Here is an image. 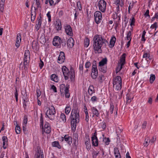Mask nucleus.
Returning a JSON list of instances; mask_svg holds the SVG:
<instances>
[{
    "mask_svg": "<svg viewBox=\"0 0 158 158\" xmlns=\"http://www.w3.org/2000/svg\"><path fill=\"white\" fill-rule=\"evenodd\" d=\"M71 124L73 131L75 132L76 128V124L78 123L80 121L79 112L77 109H74L72 110L70 116Z\"/></svg>",
    "mask_w": 158,
    "mask_h": 158,
    "instance_id": "f257e3e1",
    "label": "nucleus"
},
{
    "mask_svg": "<svg viewBox=\"0 0 158 158\" xmlns=\"http://www.w3.org/2000/svg\"><path fill=\"white\" fill-rule=\"evenodd\" d=\"M93 47L96 52L98 53L102 52L101 47L102 45V37L98 35H95L93 38Z\"/></svg>",
    "mask_w": 158,
    "mask_h": 158,
    "instance_id": "f03ea898",
    "label": "nucleus"
},
{
    "mask_svg": "<svg viewBox=\"0 0 158 158\" xmlns=\"http://www.w3.org/2000/svg\"><path fill=\"white\" fill-rule=\"evenodd\" d=\"M30 53L28 50H26L25 51L24 53V57L23 61V62L20 63V65L19 68H22L24 67V69L25 70L27 69L28 68V63L30 59Z\"/></svg>",
    "mask_w": 158,
    "mask_h": 158,
    "instance_id": "7ed1b4c3",
    "label": "nucleus"
},
{
    "mask_svg": "<svg viewBox=\"0 0 158 158\" xmlns=\"http://www.w3.org/2000/svg\"><path fill=\"white\" fill-rule=\"evenodd\" d=\"M55 114V107L53 105H52L47 110L46 115L50 119L53 120L54 119V115Z\"/></svg>",
    "mask_w": 158,
    "mask_h": 158,
    "instance_id": "20e7f679",
    "label": "nucleus"
},
{
    "mask_svg": "<svg viewBox=\"0 0 158 158\" xmlns=\"http://www.w3.org/2000/svg\"><path fill=\"white\" fill-rule=\"evenodd\" d=\"M91 75L93 79L96 78L98 75V71L96 64V61L95 60L93 61V64L92 65Z\"/></svg>",
    "mask_w": 158,
    "mask_h": 158,
    "instance_id": "39448f33",
    "label": "nucleus"
},
{
    "mask_svg": "<svg viewBox=\"0 0 158 158\" xmlns=\"http://www.w3.org/2000/svg\"><path fill=\"white\" fill-rule=\"evenodd\" d=\"M94 17L95 23L97 24L100 23L102 19L101 13L99 11H95L94 14Z\"/></svg>",
    "mask_w": 158,
    "mask_h": 158,
    "instance_id": "423d86ee",
    "label": "nucleus"
},
{
    "mask_svg": "<svg viewBox=\"0 0 158 158\" xmlns=\"http://www.w3.org/2000/svg\"><path fill=\"white\" fill-rule=\"evenodd\" d=\"M106 3L104 0H100L98 2L99 10L103 13L105 12Z\"/></svg>",
    "mask_w": 158,
    "mask_h": 158,
    "instance_id": "0eeeda50",
    "label": "nucleus"
},
{
    "mask_svg": "<svg viewBox=\"0 0 158 158\" xmlns=\"http://www.w3.org/2000/svg\"><path fill=\"white\" fill-rule=\"evenodd\" d=\"M97 133L95 131L93 134L92 136L91 137L92 145L95 147H97L98 146V139L97 136Z\"/></svg>",
    "mask_w": 158,
    "mask_h": 158,
    "instance_id": "6e6552de",
    "label": "nucleus"
},
{
    "mask_svg": "<svg viewBox=\"0 0 158 158\" xmlns=\"http://www.w3.org/2000/svg\"><path fill=\"white\" fill-rule=\"evenodd\" d=\"M64 28L65 31L67 35L71 37L73 36V34L72 29L70 26L68 24H66L64 26Z\"/></svg>",
    "mask_w": 158,
    "mask_h": 158,
    "instance_id": "1a4fd4ad",
    "label": "nucleus"
},
{
    "mask_svg": "<svg viewBox=\"0 0 158 158\" xmlns=\"http://www.w3.org/2000/svg\"><path fill=\"white\" fill-rule=\"evenodd\" d=\"M60 38L58 36H55L53 39L52 44L54 46L60 47Z\"/></svg>",
    "mask_w": 158,
    "mask_h": 158,
    "instance_id": "9d476101",
    "label": "nucleus"
},
{
    "mask_svg": "<svg viewBox=\"0 0 158 158\" xmlns=\"http://www.w3.org/2000/svg\"><path fill=\"white\" fill-rule=\"evenodd\" d=\"M57 60L59 64H62L64 62L65 60V56L64 52L61 51L60 52V54Z\"/></svg>",
    "mask_w": 158,
    "mask_h": 158,
    "instance_id": "9b49d317",
    "label": "nucleus"
},
{
    "mask_svg": "<svg viewBox=\"0 0 158 158\" xmlns=\"http://www.w3.org/2000/svg\"><path fill=\"white\" fill-rule=\"evenodd\" d=\"M62 141L64 140L69 145H70L72 142V138L68 135H65L64 137H62Z\"/></svg>",
    "mask_w": 158,
    "mask_h": 158,
    "instance_id": "f8f14e48",
    "label": "nucleus"
},
{
    "mask_svg": "<svg viewBox=\"0 0 158 158\" xmlns=\"http://www.w3.org/2000/svg\"><path fill=\"white\" fill-rule=\"evenodd\" d=\"M51 129L49 123L46 122L44 126V132L47 134H49L51 132Z\"/></svg>",
    "mask_w": 158,
    "mask_h": 158,
    "instance_id": "ddd939ff",
    "label": "nucleus"
},
{
    "mask_svg": "<svg viewBox=\"0 0 158 158\" xmlns=\"http://www.w3.org/2000/svg\"><path fill=\"white\" fill-rule=\"evenodd\" d=\"M62 69L64 75H69V73H71V72H72L73 70L72 68H71L70 69V71H69L68 69L65 66H63L62 67Z\"/></svg>",
    "mask_w": 158,
    "mask_h": 158,
    "instance_id": "4468645a",
    "label": "nucleus"
},
{
    "mask_svg": "<svg viewBox=\"0 0 158 158\" xmlns=\"http://www.w3.org/2000/svg\"><path fill=\"white\" fill-rule=\"evenodd\" d=\"M122 79L119 76H117L114 79L113 81V85L122 84Z\"/></svg>",
    "mask_w": 158,
    "mask_h": 158,
    "instance_id": "2eb2a0df",
    "label": "nucleus"
},
{
    "mask_svg": "<svg viewBox=\"0 0 158 158\" xmlns=\"http://www.w3.org/2000/svg\"><path fill=\"white\" fill-rule=\"evenodd\" d=\"M74 43V41L72 37H70L67 41V46L70 48H72Z\"/></svg>",
    "mask_w": 158,
    "mask_h": 158,
    "instance_id": "dca6fc26",
    "label": "nucleus"
},
{
    "mask_svg": "<svg viewBox=\"0 0 158 158\" xmlns=\"http://www.w3.org/2000/svg\"><path fill=\"white\" fill-rule=\"evenodd\" d=\"M21 35L20 33L18 34L17 36V39L15 45L17 48L19 47L21 42Z\"/></svg>",
    "mask_w": 158,
    "mask_h": 158,
    "instance_id": "f3484780",
    "label": "nucleus"
},
{
    "mask_svg": "<svg viewBox=\"0 0 158 158\" xmlns=\"http://www.w3.org/2000/svg\"><path fill=\"white\" fill-rule=\"evenodd\" d=\"M56 28L57 31L61 30L62 28L61 22L60 19H58L56 21L55 24Z\"/></svg>",
    "mask_w": 158,
    "mask_h": 158,
    "instance_id": "a211bd4d",
    "label": "nucleus"
},
{
    "mask_svg": "<svg viewBox=\"0 0 158 158\" xmlns=\"http://www.w3.org/2000/svg\"><path fill=\"white\" fill-rule=\"evenodd\" d=\"M69 85H66V87L64 89L65 94V97L66 98H69L70 97V94L69 92Z\"/></svg>",
    "mask_w": 158,
    "mask_h": 158,
    "instance_id": "6ab92c4d",
    "label": "nucleus"
},
{
    "mask_svg": "<svg viewBox=\"0 0 158 158\" xmlns=\"http://www.w3.org/2000/svg\"><path fill=\"white\" fill-rule=\"evenodd\" d=\"M114 153L115 158H121L120 153L118 148L115 147L114 149Z\"/></svg>",
    "mask_w": 158,
    "mask_h": 158,
    "instance_id": "aec40b11",
    "label": "nucleus"
},
{
    "mask_svg": "<svg viewBox=\"0 0 158 158\" xmlns=\"http://www.w3.org/2000/svg\"><path fill=\"white\" fill-rule=\"evenodd\" d=\"M91 110L94 115L97 117H99V111L95 107H91Z\"/></svg>",
    "mask_w": 158,
    "mask_h": 158,
    "instance_id": "412c9836",
    "label": "nucleus"
},
{
    "mask_svg": "<svg viewBox=\"0 0 158 158\" xmlns=\"http://www.w3.org/2000/svg\"><path fill=\"white\" fill-rule=\"evenodd\" d=\"M88 92L90 96H92L93 94L95 93L94 88L93 85H90L88 88Z\"/></svg>",
    "mask_w": 158,
    "mask_h": 158,
    "instance_id": "4be33fe9",
    "label": "nucleus"
},
{
    "mask_svg": "<svg viewBox=\"0 0 158 158\" xmlns=\"http://www.w3.org/2000/svg\"><path fill=\"white\" fill-rule=\"evenodd\" d=\"M116 38L115 36H113L111 37L110 41V47L113 48L114 45L116 41Z\"/></svg>",
    "mask_w": 158,
    "mask_h": 158,
    "instance_id": "5701e85b",
    "label": "nucleus"
},
{
    "mask_svg": "<svg viewBox=\"0 0 158 158\" xmlns=\"http://www.w3.org/2000/svg\"><path fill=\"white\" fill-rule=\"evenodd\" d=\"M2 140L3 141V147L4 149H5L7 148V144L6 145V143L8 142V139L7 136H3L2 137Z\"/></svg>",
    "mask_w": 158,
    "mask_h": 158,
    "instance_id": "b1692460",
    "label": "nucleus"
},
{
    "mask_svg": "<svg viewBox=\"0 0 158 158\" xmlns=\"http://www.w3.org/2000/svg\"><path fill=\"white\" fill-rule=\"evenodd\" d=\"M98 69L100 71L105 73L107 71V66L106 65L98 66Z\"/></svg>",
    "mask_w": 158,
    "mask_h": 158,
    "instance_id": "393cba45",
    "label": "nucleus"
},
{
    "mask_svg": "<svg viewBox=\"0 0 158 158\" xmlns=\"http://www.w3.org/2000/svg\"><path fill=\"white\" fill-rule=\"evenodd\" d=\"M107 60L106 58L103 59L99 62L98 66H105V65L107 64Z\"/></svg>",
    "mask_w": 158,
    "mask_h": 158,
    "instance_id": "a878e982",
    "label": "nucleus"
},
{
    "mask_svg": "<svg viewBox=\"0 0 158 158\" xmlns=\"http://www.w3.org/2000/svg\"><path fill=\"white\" fill-rule=\"evenodd\" d=\"M37 22L36 25V29L37 31H38L40 28L41 25V19H37Z\"/></svg>",
    "mask_w": 158,
    "mask_h": 158,
    "instance_id": "bb28decb",
    "label": "nucleus"
},
{
    "mask_svg": "<svg viewBox=\"0 0 158 158\" xmlns=\"http://www.w3.org/2000/svg\"><path fill=\"white\" fill-rule=\"evenodd\" d=\"M126 54L123 53L121 56V59L120 60V62L121 63V66H122L123 65H124L125 62V56Z\"/></svg>",
    "mask_w": 158,
    "mask_h": 158,
    "instance_id": "cd10ccee",
    "label": "nucleus"
},
{
    "mask_svg": "<svg viewBox=\"0 0 158 158\" xmlns=\"http://www.w3.org/2000/svg\"><path fill=\"white\" fill-rule=\"evenodd\" d=\"M35 2L36 5L37 6V7H34L35 10L36 11L39 8L40 9V10H41V6L40 0H35Z\"/></svg>",
    "mask_w": 158,
    "mask_h": 158,
    "instance_id": "c85d7f7f",
    "label": "nucleus"
},
{
    "mask_svg": "<svg viewBox=\"0 0 158 158\" xmlns=\"http://www.w3.org/2000/svg\"><path fill=\"white\" fill-rule=\"evenodd\" d=\"M40 128L42 129L43 130L44 129V120H43V116L42 114H41L40 118Z\"/></svg>",
    "mask_w": 158,
    "mask_h": 158,
    "instance_id": "c756f323",
    "label": "nucleus"
},
{
    "mask_svg": "<svg viewBox=\"0 0 158 158\" xmlns=\"http://www.w3.org/2000/svg\"><path fill=\"white\" fill-rule=\"evenodd\" d=\"M68 76H69V77L70 78L71 81H73L74 80L75 77L74 70H73L72 72L70 73Z\"/></svg>",
    "mask_w": 158,
    "mask_h": 158,
    "instance_id": "7c9ffc66",
    "label": "nucleus"
},
{
    "mask_svg": "<svg viewBox=\"0 0 158 158\" xmlns=\"http://www.w3.org/2000/svg\"><path fill=\"white\" fill-rule=\"evenodd\" d=\"M52 145L53 146L57 147L59 149H60L61 148V146L58 141H54L53 142Z\"/></svg>",
    "mask_w": 158,
    "mask_h": 158,
    "instance_id": "2f4dec72",
    "label": "nucleus"
},
{
    "mask_svg": "<svg viewBox=\"0 0 158 158\" xmlns=\"http://www.w3.org/2000/svg\"><path fill=\"white\" fill-rule=\"evenodd\" d=\"M51 78L52 80L54 81L55 82H57L58 81V78L56 75L54 74H52L51 76Z\"/></svg>",
    "mask_w": 158,
    "mask_h": 158,
    "instance_id": "473e14b6",
    "label": "nucleus"
},
{
    "mask_svg": "<svg viewBox=\"0 0 158 158\" xmlns=\"http://www.w3.org/2000/svg\"><path fill=\"white\" fill-rule=\"evenodd\" d=\"M122 88V84L113 85V88L116 90H120Z\"/></svg>",
    "mask_w": 158,
    "mask_h": 158,
    "instance_id": "72a5a7b5",
    "label": "nucleus"
},
{
    "mask_svg": "<svg viewBox=\"0 0 158 158\" xmlns=\"http://www.w3.org/2000/svg\"><path fill=\"white\" fill-rule=\"evenodd\" d=\"M67 39H65L64 37L62 39L60 38V45L62 44V45L63 46H65L66 45V40Z\"/></svg>",
    "mask_w": 158,
    "mask_h": 158,
    "instance_id": "f704fd0d",
    "label": "nucleus"
},
{
    "mask_svg": "<svg viewBox=\"0 0 158 158\" xmlns=\"http://www.w3.org/2000/svg\"><path fill=\"white\" fill-rule=\"evenodd\" d=\"M85 144L86 149L88 150H89L91 148V144L89 139L85 142Z\"/></svg>",
    "mask_w": 158,
    "mask_h": 158,
    "instance_id": "c9c22d12",
    "label": "nucleus"
},
{
    "mask_svg": "<svg viewBox=\"0 0 158 158\" xmlns=\"http://www.w3.org/2000/svg\"><path fill=\"white\" fill-rule=\"evenodd\" d=\"M38 42L37 41H34L32 42V47L33 49H36L38 46Z\"/></svg>",
    "mask_w": 158,
    "mask_h": 158,
    "instance_id": "e433bc0d",
    "label": "nucleus"
},
{
    "mask_svg": "<svg viewBox=\"0 0 158 158\" xmlns=\"http://www.w3.org/2000/svg\"><path fill=\"white\" fill-rule=\"evenodd\" d=\"M60 118L64 123H65L66 121L65 115L64 113H61L60 115Z\"/></svg>",
    "mask_w": 158,
    "mask_h": 158,
    "instance_id": "4c0bfd02",
    "label": "nucleus"
},
{
    "mask_svg": "<svg viewBox=\"0 0 158 158\" xmlns=\"http://www.w3.org/2000/svg\"><path fill=\"white\" fill-rule=\"evenodd\" d=\"M110 111L111 114H112L113 113L114 109V103L111 102L110 104Z\"/></svg>",
    "mask_w": 158,
    "mask_h": 158,
    "instance_id": "58836bf2",
    "label": "nucleus"
},
{
    "mask_svg": "<svg viewBox=\"0 0 158 158\" xmlns=\"http://www.w3.org/2000/svg\"><path fill=\"white\" fill-rule=\"evenodd\" d=\"M66 86L64 84H62L60 85V92L61 94H62L63 92L64 89H65Z\"/></svg>",
    "mask_w": 158,
    "mask_h": 158,
    "instance_id": "ea45409f",
    "label": "nucleus"
},
{
    "mask_svg": "<svg viewBox=\"0 0 158 158\" xmlns=\"http://www.w3.org/2000/svg\"><path fill=\"white\" fill-rule=\"evenodd\" d=\"M32 12H31V21L32 22L34 21L36 15V11L35 10L34 11V16H33V14L32 13Z\"/></svg>",
    "mask_w": 158,
    "mask_h": 158,
    "instance_id": "a19ab883",
    "label": "nucleus"
},
{
    "mask_svg": "<svg viewBox=\"0 0 158 158\" xmlns=\"http://www.w3.org/2000/svg\"><path fill=\"white\" fill-rule=\"evenodd\" d=\"M143 57L146 58V59L147 61H148L147 60L148 59H149V60L151 59V58H150L149 54L147 53H145L144 54L143 56Z\"/></svg>",
    "mask_w": 158,
    "mask_h": 158,
    "instance_id": "79ce46f5",
    "label": "nucleus"
},
{
    "mask_svg": "<svg viewBox=\"0 0 158 158\" xmlns=\"http://www.w3.org/2000/svg\"><path fill=\"white\" fill-rule=\"evenodd\" d=\"M130 21H131L130 22V25L131 27L135 25V18L134 17H132L131 19H130Z\"/></svg>",
    "mask_w": 158,
    "mask_h": 158,
    "instance_id": "37998d69",
    "label": "nucleus"
},
{
    "mask_svg": "<svg viewBox=\"0 0 158 158\" xmlns=\"http://www.w3.org/2000/svg\"><path fill=\"white\" fill-rule=\"evenodd\" d=\"M71 110L70 107L69 106H67L65 108V113L66 114H68Z\"/></svg>",
    "mask_w": 158,
    "mask_h": 158,
    "instance_id": "c03bdc74",
    "label": "nucleus"
},
{
    "mask_svg": "<svg viewBox=\"0 0 158 158\" xmlns=\"http://www.w3.org/2000/svg\"><path fill=\"white\" fill-rule=\"evenodd\" d=\"M155 79V76L154 75L151 74L150 77V81L151 83H152Z\"/></svg>",
    "mask_w": 158,
    "mask_h": 158,
    "instance_id": "a18cd8bd",
    "label": "nucleus"
},
{
    "mask_svg": "<svg viewBox=\"0 0 158 158\" xmlns=\"http://www.w3.org/2000/svg\"><path fill=\"white\" fill-rule=\"evenodd\" d=\"M89 44V40L87 38L85 40V46L87 47Z\"/></svg>",
    "mask_w": 158,
    "mask_h": 158,
    "instance_id": "49530a36",
    "label": "nucleus"
},
{
    "mask_svg": "<svg viewBox=\"0 0 158 158\" xmlns=\"http://www.w3.org/2000/svg\"><path fill=\"white\" fill-rule=\"evenodd\" d=\"M4 3H2L0 2V11L2 12H3L4 9Z\"/></svg>",
    "mask_w": 158,
    "mask_h": 158,
    "instance_id": "de8ad7c7",
    "label": "nucleus"
},
{
    "mask_svg": "<svg viewBox=\"0 0 158 158\" xmlns=\"http://www.w3.org/2000/svg\"><path fill=\"white\" fill-rule=\"evenodd\" d=\"M103 141L105 143L106 145H108L109 144L110 140L108 138H105L103 139Z\"/></svg>",
    "mask_w": 158,
    "mask_h": 158,
    "instance_id": "09e8293b",
    "label": "nucleus"
},
{
    "mask_svg": "<svg viewBox=\"0 0 158 158\" xmlns=\"http://www.w3.org/2000/svg\"><path fill=\"white\" fill-rule=\"evenodd\" d=\"M15 132L17 134H19L20 133V127L18 125H16L15 127Z\"/></svg>",
    "mask_w": 158,
    "mask_h": 158,
    "instance_id": "8fccbe9b",
    "label": "nucleus"
},
{
    "mask_svg": "<svg viewBox=\"0 0 158 158\" xmlns=\"http://www.w3.org/2000/svg\"><path fill=\"white\" fill-rule=\"evenodd\" d=\"M131 31H130L128 32V33L127 34V40H131Z\"/></svg>",
    "mask_w": 158,
    "mask_h": 158,
    "instance_id": "3c124183",
    "label": "nucleus"
},
{
    "mask_svg": "<svg viewBox=\"0 0 158 158\" xmlns=\"http://www.w3.org/2000/svg\"><path fill=\"white\" fill-rule=\"evenodd\" d=\"M157 27V23L155 22L154 23L151 25L150 28L151 29H153L155 28V30H156V28Z\"/></svg>",
    "mask_w": 158,
    "mask_h": 158,
    "instance_id": "603ef678",
    "label": "nucleus"
},
{
    "mask_svg": "<svg viewBox=\"0 0 158 158\" xmlns=\"http://www.w3.org/2000/svg\"><path fill=\"white\" fill-rule=\"evenodd\" d=\"M23 101L24 102H27V101H26V100L28 99V97L26 92L23 95Z\"/></svg>",
    "mask_w": 158,
    "mask_h": 158,
    "instance_id": "864d4df0",
    "label": "nucleus"
},
{
    "mask_svg": "<svg viewBox=\"0 0 158 158\" xmlns=\"http://www.w3.org/2000/svg\"><path fill=\"white\" fill-rule=\"evenodd\" d=\"M77 7L79 10H81L82 9L81 4L80 1H78L77 3Z\"/></svg>",
    "mask_w": 158,
    "mask_h": 158,
    "instance_id": "5fc2aeb1",
    "label": "nucleus"
},
{
    "mask_svg": "<svg viewBox=\"0 0 158 158\" xmlns=\"http://www.w3.org/2000/svg\"><path fill=\"white\" fill-rule=\"evenodd\" d=\"M148 142H149V139L148 138H147V139L146 138L145 139L144 142V144H143L144 146L147 147L148 146Z\"/></svg>",
    "mask_w": 158,
    "mask_h": 158,
    "instance_id": "6e6d98bb",
    "label": "nucleus"
},
{
    "mask_svg": "<svg viewBox=\"0 0 158 158\" xmlns=\"http://www.w3.org/2000/svg\"><path fill=\"white\" fill-rule=\"evenodd\" d=\"M40 42H41L42 44H43V43H45V37L44 36H41L40 39Z\"/></svg>",
    "mask_w": 158,
    "mask_h": 158,
    "instance_id": "4d7b16f0",
    "label": "nucleus"
},
{
    "mask_svg": "<svg viewBox=\"0 0 158 158\" xmlns=\"http://www.w3.org/2000/svg\"><path fill=\"white\" fill-rule=\"evenodd\" d=\"M50 13V11H49L47 14V16L48 18V21L49 22H50L51 21Z\"/></svg>",
    "mask_w": 158,
    "mask_h": 158,
    "instance_id": "13d9d810",
    "label": "nucleus"
},
{
    "mask_svg": "<svg viewBox=\"0 0 158 158\" xmlns=\"http://www.w3.org/2000/svg\"><path fill=\"white\" fill-rule=\"evenodd\" d=\"M44 65V63L43 61L41 60H40V62L39 63V66L40 69H42Z\"/></svg>",
    "mask_w": 158,
    "mask_h": 158,
    "instance_id": "bf43d9fd",
    "label": "nucleus"
},
{
    "mask_svg": "<svg viewBox=\"0 0 158 158\" xmlns=\"http://www.w3.org/2000/svg\"><path fill=\"white\" fill-rule=\"evenodd\" d=\"M83 64H80L79 65V69L80 71L82 72V73L83 72Z\"/></svg>",
    "mask_w": 158,
    "mask_h": 158,
    "instance_id": "052dcab7",
    "label": "nucleus"
},
{
    "mask_svg": "<svg viewBox=\"0 0 158 158\" xmlns=\"http://www.w3.org/2000/svg\"><path fill=\"white\" fill-rule=\"evenodd\" d=\"M36 92L37 96V98H38L41 95V91L40 90L37 89L36 90Z\"/></svg>",
    "mask_w": 158,
    "mask_h": 158,
    "instance_id": "680f3d73",
    "label": "nucleus"
},
{
    "mask_svg": "<svg viewBox=\"0 0 158 158\" xmlns=\"http://www.w3.org/2000/svg\"><path fill=\"white\" fill-rule=\"evenodd\" d=\"M91 100L92 102H94L97 101V98L96 96H94L91 98Z\"/></svg>",
    "mask_w": 158,
    "mask_h": 158,
    "instance_id": "e2e57ef3",
    "label": "nucleus"
},
{
    "mask_svg": "<svg viewBox=\"0 0 158 158\" xmlns=\"http://www.w3.org/2000/svg\"><path fill=\"white\" fill-rule=\"evenodd\" d=\"M91 65V63L89 62H87L85 64V67L86 68H89Z\"/></svg>",
    "mask_w": 158,
    "mask_h": 158,
    "instance_id": "0e129e2a",
    "label": "nucleus"
},
{
    "mask_svg": "<svg viewBox=\"0 0 158 158\" xmlns=\"http://www.w3.org/2000/svg\"><path fill=\"white\" fill-rule=\"evenodd\" d=\"M35 156H36V158H40V152L39 150L37 151V153L35 154Z\"/></svg>",
    "mask_w": 158,
    "mask_h": 158,
    "instance_id": "69168bd1",
    "label": "nucleus"
},
{
    "mask_svg": "<svg viewBox=\"0 0 158 158\" xmlns=\"http://www.w3.org/2000/svg\"><path fill=\"white\" fill-rule=\"evenodd\" d=\"M99 153V152L94 151L92 153L93 158L94 156H95V157H96L98 155Z\"/></svg>",
    "mask_w": 158,
    "mask_h": 158,
    "instance_id": "338daca9",
    "label": "nucleus"
},
{
    "mask_svg": "<svg viewBox=\"0 0 158 158\" xmlns=\"http://www.w3.org/2000/svg\"><path fill=\"white\" fill-rule=\"evenodd\" d=\"M144 15L145 17H147V16H150L149 15V10H146L144 14Z\"/></svg>",
    "mask_w": 158,
    "mask_h": 158,
    "instance_id": "774afa93",
    "label": "nucleus"
}]
</instances>
